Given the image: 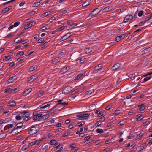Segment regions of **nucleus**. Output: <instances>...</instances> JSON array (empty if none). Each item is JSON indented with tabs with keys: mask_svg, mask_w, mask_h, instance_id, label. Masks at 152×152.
I'll list each match as a JSON object with an SVG mask.
<instances>
[{
	"mask_svg": "<svg viewBox=\"0 0 152 152\" xmlns=\"http://www.w3.org/2000/svg\"><path fill=\"white\" fill-rule=\"evenodd\" d=\"M90 113H87L86 112H81L79 114L77 115L79 119L86 120L89 117Z\"/></svg>",
	"mask_w": 152,
	"mask_h": 152,
	"instance_id": "f257e3e1",
	"label": "nucleus"
},
{
	"mask_svg": "<svg viewBox=\"0 0 152 152\" xmlns=\"http://www.w3.org/2000/svg\"><path fill=\"white\" fill-rule=\"evenodd\" d=\"M39 127L38 126H34L32 127L28 131V133L30 135H33L37 133L39 130Z\"/></svg>",
	"mask_w": 152,
	"mask_h": 152,
	"instance_id": "f03ea898",
	"label": "nucleus"
},
{
	"mask_svg": "<svg viewBox=\"0 0 152 152\" xmlns=\"http://www.w3.org/2000/svg\"><path fill=\"white\" fill-rule=\"evenodd\" d=\"M68 104V103H66L65 102H64L63 103H58L56 104V106H54L49 111V113H52L54 112L56 110V107L59 108L60 107L59 105L60 104L62 105L63 106H64Z\"/></svg>",
	"mask_w": 152,
	"mask_h": 152,
	"instance_id": "7ed1b4c3",
	"label": "nucleus"
},
{
	"mask_svg": "<svg viewBox=\"0 0 152 152\" xmlns=\"http://www.w3.org/2000/svg\"><path fill=\"white\" fill-rule=\"evenodd\" d=\"M23 123L22 122H20L19 123H18L16 124L15 127L14 128V129H13L11 132V134H12L14 131L16 129H18L22 128L23 126Z\"/></svg>",
	"mask_w": 152,
	"mask_h": 152,
	"instance_id": "20e7f679",
	"label": "nucleus"
},
{
	"mask_svg": "<svg viewBox=\"0 0 152 152\" xmlns=\"http://www.w3.org/2000/svg\"><path fill=\"white\" fill-rule=\"evenodd\" d=\"M37 113L36 111L34 112L33 113V119L34 120H36L38 118L41 117L42 114H37Z\"/></svg>",
	"mask_w": 152,
	"mask_h": 152,
	"instance_id": "39448f33",
	"label": "nucleus"
},
{
	"mask_svg": "<svg viewBox=\"0 0 152 152\" xmlns=\"http://www.w3.org/2000/svg\"><path fill=\"white\" fill-rule=\"evenodd\" d=\"M98 10V8H96L93 11L91 12V13L89 15V17H91L93 16H95L100 11H97Z\"/></svg>",
	"mask_w": 152,
	"mask_h": 152,
	"instance_id": "423d86ee",
	"label": "nucleus"
},
{
	"mask_svg": "<svg viewBox=\"0 0 152 152\" xmlns=\"http://www.w3.org/2000/svg\"><path fill=\"white\" fill-rule=\"evenodd\" d=\"M133 18V17L131 15L126 16L124 18V21L125 23L130 22Z\"/></svg>",
	"mask_w": 152,
	"mask_h": 152,
	"instance_id": "0eeeda50",
	"label": "nucleus"
},
{
	"mask_svg": "<svg viewBox=\"0 0 152 152\" xmlns=\"http://www.w3.org/2000/svg\"><path fill=\"white\" fill-rule=\"evenodd\" d=\"M121 64L117 63L114 65L112 67L111 70L113 71H116L120 68L121 66Z\"/></svg>",
	"mask_w": 152,
	"mask_h": 152,
	"instance_id": "6e6552de",
	"label": "nucleus"
},
{
	"mask_svg": "<svg viewBox=\"0 0 152 152\" xmlns=\"http://www.w3.org/2000/svg\"><path fill=\"white\" fill-rule=\"evenodd\" d=\"M37 78V76L36 75H32L28 78L29 82H32L34 81Z\"/></svg>",
	"mask_w": 152,
	"mask_h": 152,
	"instance_id": "1a4fd4ad",
	"label": "nucleus"
},
{
	"mask_svg": "<svg viewBox=\"0 0 152 152\" xmlns=\"http://www.w3.org/2000/svg\"><path fill=\"white\" fill-rule=\"evenodd\" d=\"M25 118L23 119V121H26L30 119V112H29L25 111Z\"/></svg>",
	"mask_w": 152,
	"mask_h": 152,
	"instance_id": "9d476101",
	"label": "nucleus"
},
{
	"mask_svg": "<svg viewBox=\"0 0 152 152\" xmlns=\"http://www.w3.org/2000/svg\"><path fill=\"white\" fill-rule=\"evenodd\" d=\"M125 35L126 34H123L117 37L115 39V41L117 42H119L123 39L125 37Z\"/></svg>",
	"mask_w": 152,
	"mask_h": 152,
	"instance_id": "9b49d317",
	"label": "nucleus"
},
{
	"mask_svg": "<svg viewBox=\"0 0 152 152\" xmlns=\"http://www.w3.org/2000/svg\"><path fill=\"white\" fill-rule=\"evenodd\" d=\"M70 33H67L63 36L60 39L61 41H63L69 38L71 36Z\"/></svg>",
	"mask_w": 152,
	"mask_h": 152,
	"instance_id": "f8f14e48",
	"label": "nucleus"
},
{
	"mask_svg": "<svg viewBox=\"0 0 152 152\" xmlns=\"http://www.w3.org/2000/svg\"><path fill=\"white\" fill-rule=\"evenodd\" d=\"M150 17H147L145 19V22L147 23H152V13L150 15Z\"/></svg>",
	"mask_w": 152,
	"mask_h": 152,
	"instance_id": "ddd939ff",
	"label": "nucleus"
},
{
	"mask_svg": "<svg viewBox=\"0 0 152 152\" xmlns=\"http://www.w3.org/2000/svg\"><path fill=\"white\" fill-rule=\"evenodd\" d=\"M103 67V66L101 64H99L98 65L95 66L94 69V71H99Z\"/></svg>",
	"mask_w": 152,
	"mask_h": 152,
	"instance_id": "4468645a",
	"label": "nucleus"
},
{
	"mask_svg": "<svg viewBox=\"0 0 152 152\" xmlns=\"http://www.w3.org/2000/svg\"><path fill=\"white\" fill-rule=\"evenodd\" d=\"M12 6H11L6 7L2 11V12L3 13H4L8 11L10 9H12Z\"/></svg>",
	"mask_w": 152,
	"mask_h": 152,
	"instance_id": "2eb2a0df",
	"label": "nucleus"
},
{
	"mask_svg": "<svg viewBox=\"0 0 152 152\" xmlns=\"http://www.w3.org/2000/svg\"><path fill=\"white\" fill-rule=\"evenodd\" d=\"M15 77V76L11 77L7 81L8 83H13L16 80V79H13Z\"/></svg>",
	"mask_w": 152,
	"mask_h": 152,
	"instance_id": "dca6fc26",
	"label": "nucleus"
},
{
	"mask_svg": "<svg viewBox=\"0 0 152 152\" xmlns=\"http://www.w3.org/2000/svg\"><path fill=\"white\" fill-rule=\"evenodd\" d=\"M50 104H48L46 105H45L44 106H43L42 107L39 106L38 107V109L41 110H43L45 108H46L48 107H50Z\"/></svg>",
	"mask_w": 152,
	"mask_h": 152,
	"instance_id": "f3484780",
	"label": "nucleus"
},
{
	"mask_svg": "<svg viewBox=\"0 0 152 152\" xmlns=\"http://www.w3.org/2000/svg\"><path fill=\"white\" fill-rule=\"evenodd\" d=\"M16 102L9 101L8 102V105L11 107H14L16 104Z\"/></svg>",
	"mask_w": 152,
	"mask_h": 152,
	"instance_id": "a211bd4d",
	"label": "nucleus"
},
{
	"mask_svg": "<svg viewBox=\"0 0 152 152\" xmlns=\"http://www.w3.org/2000/svg\"><path fill=\"white\" fill-rule=\"evenodd\" d=\"M62 92L63 94H67L70 93V91L67 88H66L62 91Z\"/></svg>",
	"mask_w": 152,
	"mask_h": 152,
	"instance_id": "6ab92c4d",
	"label": "nucleus"
},
{
	"mask_svg": "<svg viewBox=\"0 0 152 152\" xmlns=\"http://www.w3.org/2000/svg\"><path fill=\"white\" fill-rule=\"evenodd\" d=\"M55 148H56V149L59 148L60 150H61L63 148L62 146H61L60 144L59 143H56V144L55 145Z\"/></svg>",
	"mask_w": 152,
	"mask_h": 152,
	"instance_id": "aec40b11",
	"label": "nucleus"
},
{
	"mask_svg": "<svg viewBox=\"0 0 152 152\" xmlns=\"http://www.w3.org/2000/svg\"><path fill=\"white\" fill-rule=\"evenodd\" d=\"M88 107L89 110H92L96 109V106L95 104H92L90 105Z\"/></svg>",
	"mask_w": 152,
	"mask_h": 152,
	"instance_id": "412c9836",
	"label": "nucleus"
},
{
	"mask_svg": "<svg viewBox=\"0 0 152 152\" xmlns=\"http://www.w3.org/2000/svg\"><path fill=\"white\" fill-rule=\"evenodd\" d=\"M60 61V58L59 57H57L54 58L53 60V63H56Z\"/></svg>",
	"mask_w": 152,
	"mask_h": 152,
	"instance_id": "4be33fe9",
	"label": "nucleus"
},
{
	"mask_svg": "<svg viewBox=\"0 0 152 152\" xmlns=\"http://www.w3.org/2000/svg\"><path fill=\"white\" fill-rule=\"evenodd\" d=\"M92 48H86L84 49V52L86 53H88L91 52L92 50Z\"/></svg>",
	"mask_w": 152,
	"mask_h": 152,
	"instance_id": "5701e85b",
	"label": "nucleus"
},
{
	"mask_svg": "<svg viewBox=\"0 0 152 152\" xmlns=\"http://www.w3.org/2000/svg\"><path fill=\"white\" fill-rule=\"evenodd\" d=\"M49 117V115L48 114H46L43 116L42 115L41 118L44 120L48 118Z\"/></svg>",
	"mask_w": 152,
	"mask_h": 152,
	"instance_id": "b1692460",
	"label": "nucleus"
},
{
	"mask_svg": "<svg viewBox=\"0 0 152 152\" xmlns=\"http://www.w3.org/2000/svg\"><path fill=\"white\" fill-rule=\"evenodd\" d=\"M31 90L32 89L31 88L26 89L24 93V94H24V95H26L28 94L31 91Z\"/></svg>",
	"mask_w": 152,
	"mask_h": 152,
	"instance_id": "393cba45",
	"label": "nucleus"
},
{
	"mask_svg": "<svg viewBox=\"0 0 152 152\" xmlns=\"http://www.w3.org/2000/svg\"><path fill=\"white\" fill-rule=\"evenodd\" d=\"M90 4V2L89 1H86L84 2L82 4V6L83 7H86Z\"/></svg>",
	"mask_w": 152,
	"mask_h": 152,
	"instance_id": "a878e982",
	"label": "nucleus"
},
{
	"mask_svg": "<svg viewBox=\"0 0 152 152\" xmlns=\"http://www.w3.org/2000/svg\"><path fill=\"white\" fill-rule=\"evenodd\" d=\"M139 107H140L139 110L140 111H143L145 108V105L143 104H141L140 105H139Z\"/></svg>",
	"mask_w": 152,
	"mask_h": 152,
	"instance_id": "bb28decb",
	"label": "nucleus"
},
{
	"mask_svg": "<svg viewBox=\"0 0 152 152\" xmlns=\"http://www.w3.org/2000/svg\"><path fill=\"white\" fill-rule=\"evenodd\" d=\"M11 58V57L10 56H5L3 58V60L5 61H7Z\"/></svg>",
	"mask_w": 152,
	"mask_h": 152,
	"instance_id": "cd10ccee",
	"label": "nucleus"
},
{
	"mask_svg": "<svg viewBox=\"0 0 152 152\" xmlns=\"http://www.w3.org/2000/svg\"><path fill=\"white\" fill-rule=\"evenodd\" d=\"M21 38L20 37H18L15 39V41L16 43H19L21 42Z\"/></svg>",
	"mask_w": 152,
	"mask_h": 152,
	"instance_id": "c85d7f7f",
	"label": "nucleus"
},
{
	"mask_svg": "<svg viewBox=\"0 0 152 152\" xmlns=\"http://www.w3.org/2000/svg\"><path fill=\"white\" fill-rule=\"evenodd\" d=\"M142 115V114H138L137 116V121H139L141 120L143 118H141Z\"/></svg>",
	"mask_w": 152,
	"mask_h": 152,
	"instance_id": "c756f323",
	"label": "nucleus"
},
{
	"mask_svg": "<svg viewBox=\"0 0 152 152\" xmlns=\"http://www.w3.org/2000/svg\"><path fill=\"white\" fill-rule=\"evenodd\" d=\"M96 132L99 134H102L104 133L103 130L101 129L98 128L96 130Z\"/></svg>",
	"mask_w": 152,
	"mask_h": 152,
	"instance_id": "7c9ffc66",
	"label": "nucleus"
},
{
	"mask_svg": "<svg viewBox=\"0 0 152 152\" xmlns=\"http://www.w3.org/2000/svg\"><path fill=\"white\" fill-rule=\"evenodd\" d=\"M69 70V67H67V66H65L62 69V71L63 72H66L67 71Z\"/></svg>",
	"mask_w": 152,
	"mask_h": 152,
	"instance_id": "2f4dec72",
	"label": "nucleus"
},
{
	"mask_svg": "<svg viewBox=\"0 0 152 152\" xmlns=\"http://www.w3.org/2000/svg\"><path fill=\"white\" fill-rule=\"evenodd\" d=\"M50 143L52 145H55L56 143V141L55 140H50Z\"/></svg>",
	"mask_w": 152,
	"mask_h": 152,
	"instance_id": "473e14b6",
	"label": "nucleus"
},
{
	"mask_svg": "<svg viewBox=\"0 0 152 152\" xmlns=\"http://www.w3.org/2000/svg\"><path fill=\"white\" fill-rule=\"evenodd\" d=\"M50 12H48L45 13H44L42 14V18H44L50 15Z\"/></svg>",
	"mask_w": 152,
	"mask_h": 152,
	"instance_id": "72a5a7b5",
	"label": "nucleus"
},
{
	"mask_svg": "<svg viewBox=\"0 0 152 152\" xmlns=\"http://www.w3.org/2000/svg\"><path fill=\"white\" fill-rule=\"evenodd\" d=\"M36 67V65L31 66L29 68V70L31 71H33L35 69Z\"/></svg>",
	"mask_w": 152,
	"mask_h": 152,
	"instance_id": "f704fd0d",
	"label": "nucleus"
},
{
	"mask_svg": "<svg viewBox=\"0 0 152 152\" xmlns=\"http://www.w3.org/2000/svg\"><path fill=\"white\" fill-rule=\"evenodd\" d=\"M83 75L82 74H79L75 78V80H78Z\"/></svg>",
	"mask_w": 152,
	"mask_h": 152,
	"instance_id": "c9c22d12",
	"label": "nucleus"
},
{
	"mask_svg": "<svg viewBox=\"0 0 152 152\" xmlns=\"http://www.w3.org/2000/svg\"><path fill=\"white\" fill-rule=\"evenodd\" d=\"M149 48H146L144 50L142 51V54H144L148 53L149 50H148Z\"/></svg>",
	"mask_w": 152,
	"mask_h": 152,
	"instance_id": "e433bc0d",
	"label": "nucleus"
},
{
	"mask_svg": "<svg viewBox=\"0 0 152 152\" xmlns=\"http://www.w3.org/2000/svg\"><path fill=\"white\" fill-rule=\"evenodd\" d=\"M24 54V52L23 51H20L19 53H17L16 54L15 56H20L23 55Z\"/></svg>",
	"mask_w": 152,
	"mask_h": 152,
	"instance_id": "4c0bfd02",
	"label": "nucleus"
},
{
	"mask_svg": "<svg viewBox=\"0 0 152 152\" xmlns=\"http://www.w3.org/2000/svg\"><path fill=\"white\" fill-rule=\"evenodd\" d=\"M40 4V2H35L32 6L33 7H37Z\"/></svg>",
	"mask_w": 152,
	"mask_h": 152,
	"instance_id": "58836bf2",
	"label": "nucleus"
},
{
	"mask_svg": "<svg viewBox=\"0 0 152 152\" xmlns=\"http://www.w3.org/2000/svg\"><path fill=\"white\" fill-rule=\"evenodd\" d=\"M94 89L88 91L86 92L87 94H91L93 92H94Z\"/></svg>",
	"mask_w": 152,
	"mask_h": 152,
	"instance_id": "ea45409f",
	"label": "nucleus"
},
{
	"mask_svg": "<svg viewBox=\"0 0 152 152\" xmlns=\"http://www.w3.org/2000/svg\"><path fill=\"white\" fill-rule=\"evenodd\" d=\"M152 78V77L151 76H149V77H147L146 78L144 79V82H146L148 80H149L150 79Z\"/></svg>",
	"mask_w": 152,
	"mask_h": 152,
	"instance_id": "a19ab883",
	"label": "nucleus"
},
{
	"mask_svg": "<svg viewBox=\"0 0 152 152\" xmlns=\"http://www.w3.org/2000/svg\"><path fill=\"white\" fill-rule=\"evenodd\" d=\"M44 92L42 90H40L38 92V96H42L44 94Z\"/></svg>",
	"mask_w": 152,
	"mask_h": 152,
	"instance_id": "79ce46f5",
	"label": "nucleus"
},
{
	"mask_svg": "<svg viewBox=\"0 0 152 152\" xmlns=\"http://www.w3.org/2000/svg\"><path fill=\"white\" fill-rule=\"evenodd\" d=\"M67 12V11L66 10H64L62 11L60 13V15L61 16H62L64 14H66V13Z\"/></svg>",
	"mask_w": 152,
	"mask_h": 152,
	"instance_id": "37998d69",
	"label": "nucleus"
},
{
	"mask_svg": "<svg viewBox=\"0 0 152 152\" xmlns=\"http://www.w3.org/2000/svg\"><path fill=\"white\" fill-rule=\"evenodd\" d=\"M70 133L69 132H65L62 135V137H65L67 136L68 135H69Z\"/></svg>",
	"mask_w": 152,
	"mask_h": 152,
	"instance_id": "c03bdc74",
	"label": "nucleus"
},
{
	"mask_svg": "<svg viewBox=\"0 0 152 152\" xmlns=\"http://www.w3.org/2000/svg\"><path fill=\"white\" fill-rule=\"evenodd\" d=\"M76 146L75 144V143L72 144L70 145V147L72 149H74Z\"/></svg>",
	"mask_w": 152,
	"mask_h": 152,
	"instance_id": "a18cd8bd",
	"label": "nucleus"
},
{
	"mask_svg": "<svg viewBox=\"0 0 152 152\" xmlns=\"http://www.w3.org/2000/svg\"><path fill=\"white\" fill-rule=\"evenodd\" d=\"M15 118L18 120H20L22 119L21 116V115H17L16 116Z\"/></svg>",
	"mask_w": 152,
	"mask_h": 152,
	"instance_id": "49530a36",
	"label": "nucleus"
},
{
	"mask_svg": "<svg viewBox=\"0 0 152 152\" xmlns=\"http://www.w3.org/2000/svg\"><path fill=\"white\" fill-rule=\"evenodd\" d=\"M34 52L33 51H28L26 53V55H29L31 54Z\"/></svg>",
	"mask_w": 152,
	"mask_h": 152,
	"instance_id": "de8ad7c7",
	"label": "nucleus"
},
{
	"mask_svg": "<svg viewBox=\"0 0 152 152\" xmlns=\"http://www.w3.org/2000/svg\"><path fill=\"white\" fill-rule=\"evenodd\" d=\"M125 121H121L118 123V125L121 126L125 124Z\"/></svg>",
	"mask_w": 152,
	"mask_h": 152,
	"instance_id": "09e8293b",
	"label": "nucleus"
},
{
	"mask_svg": "<svg viewBox=\"0 0 152 152\" xmlns=\"http://www.w3.org/2000/svg\"><path fill=\"white\" fill-rule=\"evenodd\" d=\"M101 122H100L99 121L98 122H97L95 124V126L96 127H99L100 125L101 124Z\"/></svg>",
	"mask_w": 152,
	"mask_h": 152,
	"instance_id": "8fccbe9b",
	"label": "nucleus"
},
{
	"mask_svg": "<svg viewBox=\"0 0 152 152\" xmlns=\"http://www.w3.org/2000/svg\"><path fill=\"white\" fill-rule=\"evenodd\" d=\"M44 42V39L43 38L40 39L38 40V42L39 43H43V42Z\"/></svg>",
	"mask_w": 152,
	"mask_h": 152,
	"instance_id": "3c124183",
	"label": "nucleus"
},
{
	"mask_svg": "<svg viewBox=\"0 0 152 152\" xmlns=\"http://www.w3.org/2000/svg\"><path fill=\"white\" fill-rule=\"evenodd\" d=\"M7 135L6 134L4 133H2L0 134V136L2 137L1 138H3L5 137Z\"/></svg>",
	"mask_w": 152,
	"mask_h": 152,
	"instance_id": "603ef678",
	"label": "nucleus"
},
{
	"mask_svg": "<svg viewBox=\"0 0 152 152\" xmlns=\"http://www.w3.org/2000/svg\"><path fill=\"white\" fill-rule=\"evenodd\" d=\"M14 126V125L12 124H10L8 125L7 126V127L8 129H10V128H12Z\"/></svg>",
	"mask_w": 152,
	"mask_h": 152,
	"instance_id": "864d4df0",
	"label": "nucleus"
},
{
	"mask_svg": "<svg viewBox=\"0 0 152 152\" xmlns=\"http://www.w3.org/2000/svg\"><path fill=\"white\" fill-rule=\"evenodd\" d=\"M120 113V112L119 110H116L115 111L114 114V115H117L119 114Z\"/></svg>",
	"mask_w": 152,
	"mask_h": 152,
	"instance_id": "5fc2aeb1",
	"label": "nucleus"
},
{
	"mask_svg": "<svg viewBox=\"0 0 152 152\" xmlns=\"http://www.w3.org/2000/svg\"><path fill=\"white\" fill-rule=\"evenodd\" d=\"M25 111H24V112H23L22 113H21L20 114V115H21V118H25Z\"/></svg>",
	"mask_w": 152,
	"mask_h": 152,
	"instance_id": "6e6d98bb",
	"label": "nucleus"
},
{
	"mask_svg": "<svg viewBox=\"0 0 152 152\" xmlns=\"http://www.w3.org/2000/svg\"><path fill=\"white\" fill-rule=\"evenodd\" d=\"M42 140H36L35 142H34V144L36 145H38L39 144L40 142Z\"/></svg>",
	"mask_w": 152,
	"mask_h": 152,
	"instance_id": "4d7b16f0",
	"label": "nucleus"
},
{
	"mask_svg": "<svg viewBox=\"0 0 152 152\" xmlns=\"http://www.w3.org/2000/svg\"><path fill=\"white\" fill-rule=\"evenodd\" d=\"M145 23H147V22H145V20L144 21L140 22L139 23V26H140L143 25Z\"/></svg>",
	"mask_w": 152,
	"mask_h": 152,
	"instance_id": "13d9d810",
	"label": "nucleus"
},
{
	"mask_svg": "<svg viewBox=\"0 0 152 152\" xmlns=\"http://www.w3.org/2000/svg\"><path fill=\"white\" fill-rule=\"evenodd\" d=\"M20 23V22L19 21L16 22L14 24V27H16L19 25Z\"/></svg>",
	"mask_w": 152,
	"mask_h": 152,
	"instance_id": "bf43d9fd",
	"label": "nucleus"
},
{
	"mask_svg": "<svg viewBox=\"0 0 152 152\" xmlns=\"http://www.w3.org/2000/svg\"><path fill=\"white\" fill-rule=\"evenodd\" d=\"M143 14V11H140L139 12L138 15L139 16L141 17L142 15Z\"/></svg>",
	"mask_w": 152,
	"mask_h": 152,
	"instance_id": "052dcab7",
	"label": "nucleus"
},
{
	"mask_svg": "<svg viewBox=\"0 0 152 152\" xmlns=\"http://www.w3.org/2000/svg\"><path fill=\"white\" fill-rule=\"evenodd\" d=\"M31 18H30L29 19H27L26 20H25V22H24V24H27V23H28L29 21L31 20Z\"/></svg>",
	"mask_w": 152,
	"mask_h": 152,
	"instance_id": "680f3d73",
	"label": "nucleus"
},
{
	"mask_svg": "<svg viewBox=\"0 0 152 152\" xmlns=\"http://www.w3.org/2000/svg\"><path fill=\"white\" fill-rule=\"evenodd\" d=\"M110 149L109 147H107L103 151L104 152H107L110 150Z\"/></svg>",
	"mask_w": 152,
	"mask_h": 152,
	"instance_id": "e2e57ef3",
	"label": "nucleus"
},
{
	"mask_svg": "<svg viewBox=\"0 0 152 152\" xmlns=\"http://www.w3.org/2000/svg\"><path fill=\"white\" fill-rule=\"evenodd\" d=\"M105 120V117L104 116H102L100 120H99V121L102 122L103 121H104Z\"/></svg>",
	"mask_w": 152,
	"mask_h": 152,
	"instance_id": "0e129e2a",
	"label": "nucleus"
},
{
	"mask_svg": "<svg viewBox=\"0 0 152 152\" xmlns=\"http://www.w3.org/2000/svg\"><path fill=\"white\" fill-rule=\"evenodd\" d=\"M12 89L10 88H6L4 90L5 92H10V91H11Z\"/></svg>",
	"mask_w": 152,
	"mask_h": 152,
	"instance_id": "69168bd1",
	"label": "nucleus"
},
{
	"mask_svg": "<svg viewBox=\"0 0 152 152\" xmlns=\"http://www.w3.org/2000/svg\"><path fill=\"white\" fill-rule=\"evenodd\" d=\"M55 19V18L54 17H52L50 18L49 20V21H50V22H52L53 20H54Z\"/></svg>",
	"mask_w": 152,
	"mask_h": 152,
	"instance_id": "338daca9",
	"label": "nucleus"
},
{
	"mask_svg": "<svg viewBox=\"0 0 152 152\" xmlns=\"http://www.w3.org/2000/svg\"><path fill=\"white\" fill-rule=\"evenodd\" d=\"M23 57H21L20 58H18L17 60V61L19 62L21 61L22 60H23Z\"/></svg>",
	"mask_w": 152,
	"mask_h": 152,
	"instance_id": "774afa93",
	"label": "nucleus"
}]
</instances>
